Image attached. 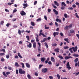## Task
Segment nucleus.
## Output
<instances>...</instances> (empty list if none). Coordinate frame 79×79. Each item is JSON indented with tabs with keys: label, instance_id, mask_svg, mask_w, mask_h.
Returning a JSON list of instances; mask_svg holds the SVG:
<instances>
[{
	"label": "nucleus",
	"instance_id": "1",
	"mask_svg": "<svg viewBox=\"0 0 79 79\" xmlns=\"http://www.w3.org/2000/svg\"><path fill=\"white\" fill-rule=\"evenodd\" d=\"M19 74H25L26 72L24 70H23L21 69H19Z\"/></svg>",
	"mask_w": 79,
	"mask_h": 79
},
{
	"label": "nucleus",
	"instance_id": "2",
	"mask_svg": "<svg viewBox=\"0 0 79 79\" xmlns=\"http://www.w3.org/2000/svg\"><path fill=\"white\" fill-rule=\"evenodd\" d=\"M66 68H68V69H69V70H70V69H71V68L70 66V65H69V62H68L66 64Z\"/></svg>",
	"mask_w": 79,
	"mask_h": 79
},
{
	"label": "nucleus",
	"instance_id": "3",
	"mask_svg": "<svg viewBox=\"0 0 79 79\" xmlns=\"http://www.w3.org/2000/svg\"><path fill=\"white\" fill-rule=\"evenodd\" d=\"M72 48L73 49V52H76L77 51V47L76 46L75 48L73 47Z\"/></svg>",
	"mask_w": 79,
	"mask_h": 79
},
{
	"label": "nucleus",
	"instance_id": "4",
	"mask_svg": "<svg viewBox=\"0 0 79 79\" xmlns=\"http://www.w3.org/2000/svg\"><path fill=\"white\" fill-rule=\"evenodd\" d=\"M48 70L47 69V68H44L42 69V71L43 73H45L47 72Z\"/></svg>",
	"mask_w": 79,
	"mask_h": 79
},
{
	"label": "nucleus",
	"instance_id": "5",
	"mask_svg": "<svg viewBox=\"0 0 79 79\" xmlns=\"http://www.w3.org/2000/svg\"><path fill=\"white\" fill-rule=\"evenodd\" d=\"M20 14L22 16H25L26 15V13L24 12V11L22 10L20 12Z\"/></svg>",
	"mask_w": 79,
	"mask_h": 79
},
{
	"label": "nucleus",
	"instance_id": "6",
	"mask_svg": "<svg viewBox=\"0 0 79 79\" xmlns=\"http://www.w3.org/2000/svg\"><path fill=\"white\" fill-rule=\"evenodd\" d=\"M59 34V33L58 32H54L53 34V35H54V37H56V35H58Z\"/></svg>",
	"mask_w": 79,
	"mask_h": 79
},
{
	"label": "nucleus",
	"instance_id": "7",
	"mask_svg": "<svg viewBox=\"0 0 79 79\" xmlns=\"http://www.w3.org/2000/svg\"><path fill=\"white\" fill-rule=\"evenodd\" d=\"M26 65L27 68H30V67H31V65L29 63H26Z\"/></svg>",
	"mask_w": 79,
	"mask_h": 79
},
{
	"label": "nucleus",
	"instance_id": "8",
	"mask_svg": "<svg viewBox=\"0 0 79 79\" xmlns=\"http://www.w3.org/2000/svg\"><path fill=\"white\" fill-rule=\"evenodd\" d=\"M69 58H72V56H66L65 57V60H68V59H69Z\"/></svg>",
	"mask_w": 79,
	"mask_h": 79
},
{
	"label": "nucleus",
	"instance_id": "9",
	"mask_svg": "<svg viewBox=\"0 0 79 79\" xmlns=\"http://www.w3.org/2000/svg\"><path fill=\"white\" fill-rule=\"evenodd\" d=\"M53 11L54 12V13H55L56 15H58V12L56 11V10L54 9H53Z\"/></svg>",
	"mask_w": 79,
	"mask_h": 79
},
{
	"label": "nucleus",
	"instance_id": "10",
	"mask_svg": "<svg viewBox=\"0 0 79 79\" xmlns=\"http://www.w3.org/2000/svg\"><path fill=\"white\" fill-rule=\"evenodd\" d=\"M61 6H66V4H65V3L64 2H61Z\"/></svg>",
	"mask_w": 79,
	"mask_h": 79
},
{
	"label": "nucleus",
	"instance_id": "11",
	"mask_svg": "<svg viewBox=\"0 0 79 79\" xmlns=\"http://www.w3.org/2000/svg\"><path fill=\"white\" fill-rule=\"evenodd\" d=\"M41 60L42 62H44L45 61V58L41 57Z\"/></svg>",
	"mask_w": 79,
	"mask_h": 79
},
{
	"label": "nucleus",
	"instance_id": "12",
	"mask_svg": "<svg viewBox=\"0 0 79 79\" xmlns=\"http://www.w3.org/2000/svg\"><path fill=\"white\" fill-rule=\"evenodd\" d=\"M60 49L57 48L56 49H54L55 52H56V53H58L60 51H59Z\"/></svg>",
	"mask_w": 79,
	"mask_h": 79
},
{
	"label": "nucleus",
	"instance_id": "13",
	"mask_svg": "<svg viewBox=\"0 0 79 79\" xmlns=\"http://www.w3.org/2000/svg\"><path fill=\"white\" fill-rule=\"evenodd\" d=\"M47 40V39L46 38H44L43 40L41 41V43H43V42H45V41H46Z\"/></svg>",
	"mask_w": 79,
	"mask_h": 79
},
{
	"label": "nucleus",
	"instance_id": "14",
	"mask_svg": "<svg viewBox=\"0 0 79 79\" xmlns=\"http://www.w3.org/2000/svg\"><path fill=\"white\" fill-rule=\"evenodd\" d=\"M54 3L55 5L56 6H59V3H58V2H57L56 1H54Z\"/></svg>",
	"mask_w": 79,
	"mask_h": 79
},
{
	"label": "nucleus",
	"instance_id": "15",
	"mask_svg": "<svg viewBox=\"0 0 79 79\" xmlns=\"http://www.w3.org/2000/svg\"><path fill=\"white\" fill-rule=\"evenodd\" d=\"M27 47H29V48H31L32 47V44L31 43H30L29 44V45H27Z\"/></svg>",
	"mask_w": 79,
	"mask_h": 79
},
{
	"label": "nucleus",
	"instance_id": "16",
	"mask_svg": "<svg viewBox=\"0 0 79 79\" xmlns=\"http://www.w3.org/2000/svg\"><path fill=\"white\" fill-rule=\"evenodd\" d=\"M33 46L34 48H36V43H35V42H34L33 43Z\"/></svg>",
	"mask_w": 79,
	"mask_h": 79
},
{
	"label": "nucleus",
	"instance_id": "17",
	"mask_svg": "<svg viewBox=\"0 0 79 79\" xmlns=\"http://www.w3.org/2000/svg\"><path fill=\"white\" fill-rule=\"evenodd\" d=\"M69 39H68V38H67L64 39V40L66 42H67V43H69Z\"/></svg>",
	"mask_w": 79,
	"mask_h": 79
},
{
	"label": "nucleus",
	"instance_id": "18",
	"mask_svg": "<svg viewBox=\"0 0 79 79\" xmlns=\"http://www.w3.org/2000/svg\"><path fill=\"white\" fill-rule=\"evenodd\" d=\"M40 47H38V50L39 51V53H41V52H40V51H41V49H40Z\"/></svg>",
	"mask_w": 79,
	"mask_h": 79
},
{
	"label": "nucleus",
	"instance_id": "19",
	"mask_svg": "<svg viewBox=\"0 0 79 79\" xmlns=\"http://www.w3.org/2000/svg\"><path fill=\"white\" fill-rule=\"evenodd\" d=\"M15 66H17V67L19 66V65L18 64V62H15Z\"/></svg>",
	"mask_w": 79,
	"mask_h": 79
},
{
	"label": "nucleus",
	"instance_id": "20",
	"mask_svg": "<svg viewBox=\"0 0 79 79\" xmlns=\"http://www.w3.org/2000/svg\"><path fill=\"white\" fill-rule=\"evenodd\" d=\"M51 60L52 61L54 62L55 61V59L53 57H52L51 58Z\"/></svg>",
	"mask_w": 79,
	"mask_h": 79
},
{
	"label": "nucleus",
	"instance_id": "21",
	"mask_svg": "<svg viewBox=\"0 0 79 79\" xmlns=\"http://www.w3.org/2000/svg\"><path fill=\"white\" fill-rule=\"evenodd\" d=\"M23 6L25 7H27V3H23Z\"/></svg>",
	"mask_w": 79,
	"mask_h": 79
},
{
	"label": "nucleus",
	"instance_id": "22",
	"mask_svg": "<svg viewBox=\"0 0 79 79\" xmlns=\"http://www.w3.org/2000/svg\"><path fill=\"white\" fill-rule=\"evenodd\" d=\"M44 45L45 47H46L47 48H48V44H47V43L45 42L44 43Z\"/></svg>",
	"mask_w": 79,
	"mask_h": 79
},
{
	"label": "nucleus",
	"instance_id": "23",
	"mask_svg": "<svg viewBox=\"0 0 79 79\" xmlns=\"http://www.w3.org/2000/svg\"><path fill=\"white\" fill-rule=\"evenodd\" d=\"M31 25L33 26H34L35 25V23L34 22H31Z\"/></svg>",
	"mask_w": 79,
	"mask_h": 79
},
{
	"label": "nucleus",
	"instance_id": "24",
	"mask_svg": "<svg viewBox=\"0 0 79 79\" xmlns=\"http://www.w3.org/2000/svg\"><path fill=\"white\" fill-rule=\"evenodd\" d=\"M72 49H73L72 48H70L69 49V51H70V52L71 53H73V50H72Z\"/></svg>",
	"mask_w": 79,
	"mask_h": 79
},
{
	"label": "nucleus",
	"instance_id": "25",
	"mask_svg": "<svg viewBox=\"0 0 79 79\" xmlns=\"http://www.w3.org/2000/svg\"><path fill=\"white\" fill-rule=\"evenodd\" d=\"M18 56H19V58H23V57L21 56V55H20V53L19 52L18 54Z\"/></svg>",
	"mask_w": 79,
	"mask_h": 79
},
{
	"label": "nucleus",
	"instance_id": "26",
	"mask_svg": "<svg viewBox=\"0 0 79 79\" xmlns=\"http://www.w3.org/2000/svg\"><path fill=\"white\" fill-rule=\"evenodd\" d=\"M52 45L53 47H56L57 45V44L56 43L52 44Z\"/></svg>",
	"mask_w": 79,
	"mask_h": 79
},
{
	"label": "nucleus",
	"instance_id": "27",
	"mask_svg": "<svg viewBox=\"0 0 79 79\" xmlns=\"http://www.w3.org/2000/svg\"><path fill=\"white\" fill-rule=\"evenodd\" d=\"M73 56H75V57H79V55L76 54H73Z\"/></svg>",
	"mask_w": 79,
	"mask_h": 79
},
{
	"label": "nucleus",
	"instance_id": "28",
	"mask_svg": "<svg viewBox=\"0 0 79 79\" xmlns=\"http://www.w3.org/2000/svg\"><path fill=\"white\" fill-rule=\"evenodd\" d=\"M78 60H79L78 59V58H76L75 60H74V62L75 63H77V61H78Z\"/></svg>",
	"mask_w": 79,
	"mask_h": 79
},
{
	"label": "nucleus",
	"instance_id": "29",
	"mask_svg": "<svg viewBox=\"0 0 79 79\" xmlns=\"http://www.w3.org/2000/svg\"><path fill=\"white\" fill-rule=\"evenodd\" d=\"M58 57L59 58H60L61 60H63V57L59 55Z\"/></svg>",
	"mask_w": 79,
	"mask_h": 79
},
{
	"label": "nucleus",
	"instance_id": "30",
	"mask_svg": "<svg viewBox=\"0 0 79 79\" xmlns=\"http://www.w3.org/2000/svg\"><path fill=\"white\" fill-rule=\"evenodd\" d=\"M48 61H49V58H47V60L45 61V62L46 64L48 63Z\"/></svg>",
	"mask_w": 79,
	"mask_h": 79
},
{
	"label": "nucleus",
	"instance_id": "31",
	"mask_svg": "<svg viewBox=\"0 0 79 79\" xmlns=\"http://www.w3.org/2000/svg\"><path fill=\"white\" fill-rule=\"evenodd\" d=\"M44 28L45 29H49V27H47V25H45Z\"/></svg>",
	"mask_w": 79,
	"mask_h": 79
},
{
	"label": "nucleus",
	"instance_id": "32",
	"mask_svg": "<svg viewBox=\"0 0 79 79\" xmlns=\"http://www.w3.org/2000/svg\"><path fill=\"white\" fill-rule=\"evenodd\" d=\"M21 64L22 65V68H25L24 64V63H21Z\"/></svg>",
	"mask_w": 79,
	"mask_h": 79
},
{
	"label": "nucleus",
	"instance_id": "33",
	"mask_svg": "<svg viewBox=\"0 0 79 79\" xmlns=\"http://www.w3.org/2000/svg\"><path fill=\"white\" fill-rule=\"evenodd\" d=\"M18 34L19 35H21V30L19 29L18 30Z\"/></svg>",
	"mask_w": 79,
	"mask_h": 79
},
{
	"label": "nucleus",
	"instance_id": "34",
	"mask_svg": "<svg viewBox=\"0 0 79 79\" xmlns=\"http://www.w3.org/2000/svg\"><path fill=\"white\" fill-rule=\"evenodd\" d=\"M57 77H58V79H60L61 77L60 76L59 74H57L56 75Z\"/></svg>",
	"mask_w": 79,
	"mask_h": 79
},
{
	"label": "nucleus",
	"instance_id": "35",
	"mask_svg": "<svg viewBox=\"0 0 79 79\" xmlns=\"http://www.w3.org/2000/svg\"><path fill=\"white\" fill-rule=\"evenodd\" d=\"M27 77L29 79H31V75L29 74H28L27 75Z\"/></svg>",
	"mask_w": 79,
	"mask_h": 79
},
{
	"label": "nucleus",
	"instance_id": "36",
	"mask_svg": "<svg viewBox=\"0 0 79 79\" xmlns=\"http://www.w3.org/2000/svg\"><path fill=\"white\" fill-rule=\"evenodd\" d=\"M2 74H3V75L5 76V77H7V75H6V74H5V72H4L2 73Z\"/></svg>",
	"mask_w": 79,
	"mask_h": 79
},
{
	"label": "nucleus",
	"instance_id": "37",
	"mask_svg": "<svg viewBox=\"0 0 79 79\" xmlns=\"http://www.w3.org/2000/svg\"><path fill=\"white\" fill-rule=\"evenodd\" d=\"M64 49H68L69 47L68 46H65L64 47Z\"/></svg>",
	"mask_w": 79,
	"mask_h": 79
},
{
	"label": "nucleus",
	"instance_id": "38",
	"mask_svg": "<svg viewBox=\"0 0 79 79\" xmlns=\"http://www.w3.org/2000/svg\"><path fill=\"white\" fill-rule=\"evenodd\" d=\"M26 38L27 39V40H29V36L28 35H27L26 36Z\"/></svg>",
	"mask_w": 79,
	"mask_h": 79
},
{
	"label": "nucleus",
	"instance_id": "39",
	"mask_svg": "<svg viewBox=\"0 0 79 79\" xmlns=\"http://www.w3.org/2000/svg\"><path fill=\"white\" fill-rule=\"evenodd\" d=\"M42 20V19L41 18H39L38 19L36 20V21H40Z\"/></svg>",
	"mask_w": 79,
	"mask_h": 79
},
{
	"label": "nucleus",
	"instance_id": "40",
	"mask_svg": "<svg viewBox=\"0 0 79 79\" xmlns=\"http://www.w3.org/2000/svg\"><path fill=\"white\" fill-rule=\"evenodd\" d=\"M0 51H1V52H5V49H2L0 50Z\"/></svg>",
	"mask_w": 79,
	"mask_h": 79
},
{
	"label": "nucleus",
	"instance_id": "41",
	"mask_svg": "<svg viewBox=\"0 0 79 79\" xmlns=\"http://www.w3.org/2000/svg\"><path fill=\"white\" fill-rule=\"evenodd\" d=\"M77 18H79V17L78 16V15H77V13H76L75 14Z\"/></svg>",
	"mask_w": 79,
	"mask_h": 79
},
{
	"label": "nucleus",
	"instance_id": "42",
	"mask_svg": "<svg viewBox=\"0 0 79 79\" xmlns=\"http://www.w3.org/2000/svg\"><path fill=\"white\" fill-rule=\"evenodd\" d=\"M64 16L65 18H68V15L66 14H64Z\"/></svg>",
	"mask_w": 79,
	"mask_h": 79
},
{
	"label": "nucleus",
	"instance_id": "43",
	"mask_svg": "<svg viewBox=\"0 0 79 79\" xmlns=\"http://www.w3.org/2000/svg\"><path fill=\"white\" fill-rule=\"evenodd\" d=\"M70 34H71V33L72 34H73V33H74V30H73V31L70 30Z\"/></svg>",
	"mask_w": 79,
	"mask_h": 79
},
{
	"label": "nucleus",
	"instance_id": "44",
	"mask_svg": "<svg viewBox=\"0 0 79 79\" xmlns=\"http://www.w3.org/2000/svg\"><path fill=\"white\" fill-rule=\"evenodd\" d=\"M43 64H40L39 66V69H40L41 68V67L42 66H43Z\"/></svg>",
	"mask_w": 79,
	"mask_h": 79
},
{
	"label": "nucleus",
	"instance_id": "45",
	"mask_svg": "<svg viewBox=\"0 0 79 79\" xmlns=\"http://www.w3.org/2000/svg\"><path fill=\"white\" fill-rule=\"evenodd\" d=\"M8 69H9V70H11V69H12V68H11V67L10 66L8 67Z\"/></svg>",
	"mask_w": 79,
	"mask_h": 79
},
{
	"label": "nucleus",
	"instance_id": "46",
	"mask_svg": "<svg viewBox=\"0 0 79 79\" xmlns=\"http://www.w3.org/2000/svg\"><path fill=\"white\" fill-rule=\"evenodd\" d=\"M69 28V26H66L65 27V29L66 30H68Z\"/></svg>",
	"mask_w": 79,
	"mask_h": 79
},
{
	"label": "nucleus",
	"instance_id": "47",
	"mask_svg": "<svg viewBox=\"0 0 79 79\" xmlns=\"http://www.w3.org/2000/svg\"><path fill=\"white\" fill-rule=\"evenodd\" d=\"M10 57V55H6V58H7V59H8Z\"/></svg>",
	"mask_w": 79,
	"mask_h": 79
},
{
	"label": "nucleus",
	"instance_id": "48",
	"mask_svg": "<svg viewBox=\"0 0 79 79\" xmlns=\"http://www.w3.org/2000/svg\"><path fill=\"white\" fill-rule=\"evenodd\" d=\"M5 11H6V12H8V13H9V12H10L9 10H8L7 9H5Z\"/></svg>",
	"mask_w": 79,
	"mask_h": 79
},
{
	"label": "nucleus",
	"instance_id": "49",
	"mask_svg": "<svg viewBox=\"0 0 79 79\" xmlns=\"http://www.w3.org/2000/svg\"><path fill=\"white\" fill-rule=\"evenodd\" d=\"M44 18L45 20L47 21V16H46V15L44 16Z\"/></svg>",
	"mask_w": 79,
	"mask_h": 79
},
{
	"label": "nucleus",
	"instance_id": "50",
	"mask_svg": "<svg viewBox=\"0 0 79 79\" xmlns=\"http://www.w3.org/2000/svg\"><path fill=\"white\" fill-rule=\"evenodd\" d=\"M1 61L2 62L4 61H5V60L3 58H2L1 59Z\"/></svg>",
	"mask_w": 79,
	"mask_h": 79
},
{
	"label": "nucleus",
	"instance_id": "51",
	"mask_svg": "<svg viewBox=\"0 0 79 79\" xmlns=\"http://www.w3.org/2000/svg\"><path fill=\"white\" fill-rule=\"evenodd\" d=\"M35 76H39V75L38 74V73L37 72H35Z\"/></svg>",
	"mask_w": 79,
	"mask_h": 79
},
{
	"label": "nucleus",
	"instance_id": "52",
	"mask_svg": "<svg viewBox=\"0 0 79 79\" xmlns=\"http://www.w3.org/2000/svg\"><path fill=\"white\" fill-rule=\"evenodd\" d=\"M6 74H7V75H8V74H10V72H7L6 73Z\"/></svg>",
	"mask_w": 79,
	"mask_h": 79
},
{
	"label": "nucleus",
	"instance_id": "53",
	"mask_svg": "<svg viewBox=\"0 0 79 79\" xmlns=\"http://www.w3.org/2000/svg\"><path fill=\"white\" fill-rule=\"evenodd\" d=\"M15 58H16V59H18L19 58V57H18V56L16 55L15 56Z\"/></svg>",
	"mask_w": 79,
	"mask_h": 79
},
{
	"label": "nucleus",
	"instance_id": "54",
	"mask_svg": "<svg viewBox=\"0 0 79 79\" xmlns=\"http://www.w3.org/2000/svg\"><path fill=\"white\" fill-rule=\"evenodd\" d=\"M16 11H17V9H14L13 11V13H15V12H16Z\"/></svg>",
	"mask_w": 79,
	"mask_h": 79
},
{
	"label": "nucleus",
	"instance_id": "55",
	"mask_svg": "<svg viewBox=\"0 0 79 79\" xmlns=\"http://www.w3.org/2000/svg\"><path fill=\"white\" fill-rule=\"evenodd\" d=\"M13 3H14L13 2L12 3H10L9 2L7 4L8 5H9L10 6V5H12V4H13Z\"/></svg>",
	"mask_w": 79,
	"mask_h": 79
},
{
	"label": "nucleus",
	"instance_id": "56",
	"mask_svg": "<svg viewBox=\"0 0 79 79\" xmlns=\"http://www.w3.org/2000/svg\"><path fill=\"white\" fill-rule=\"evenodd\" d=\"M36 41L37 42H39V39H38V38L36 37Z\"/></svg>",
	"mask_w": 79,
	"mask_h": 79
},
{
	"label": "nucleus",
	"instance_id": "57",
	"mask_svg": "<svg viewBox=\"0 0 79 79\" xmlns=\"http://www.w3.org/2000/svg\"><path fill=\"white\" fill-rule=\"evenodd\" d=\"M48 13H50L51 12V9H48Z\"/></svg>",
	"mask_w": 79,
	"mask_h": 79
},
{
	"label": "nucleus",
	"instance_id": "58",
	"mask_svg": "<svg viewBox=\"0 0 79 79\" xmlns=\"http://www.w3.org/2000/svg\"><path fill=\"white\" fill-rule=\"evenodd\" d=\"M49 77L50 79H53V77L52 76H49Z\"/></svg>",
	"mask_w": 79,
	"mask_h": 79
},
{
	"label": "nucleus",
	"instance_id": "59",
	"mask_svg": "<svg viewBox=\"0 0 79 79\" xmlns=\"http://www.w3.org/2000/svg\"><path fill=\"white\" fill-rule=\"evenodd\" d=\"M16 74H18L19 73H18V70L16 69Z\"/></svg>",
	"mask_w": 79,
	"mask_h": 79
},
{
	"label": "nucleus",
	"instance_id": "60",
	"mask_svg": "<svg viewBox=\"0 0 79 79\" xmlns=\"http://www.w3.org/2000/svg\"><path fill=\"white\" fill-rule=\"evenodd\" d=\"M37 1H35L34 3V5H35L37 4Z\"/></svg>",
	"mask_w": 79,
	"mask_h": 79
},
{
	"label": "nucleus",
	"instance_id": "61",
	"mask_svg": "<svg viewBox=\"0 0 79 79\" xmlns=\"http://www.w3.org/2000/svg\"><path fill=\"white\" fill-rule=\"evenodd\" d=\"M60 35L62 37H63V33H62V32L60 33Z\"/></svg>",
	"mask_w": 79,
	"mask_h": 79
},
{
	"label": "nucleus",
	"instance_id": "62",
	"mask_svg": "<svg viewBox=\"0 0 79 79\" xmlns=\"http://www.w3.org/2000/svg\"><path fill=\"white\" fill-rule=\"evenodd\" d=\"M3 23H4V21H2L1 22V24L2 25L3 24Z\"/></svg>",
	"mask_w": 79,
	"mask_h": 79
},
{
	"label": "nucleus",
	"instance_id": "63",
	"mask_svg": "<svg viewBox=\"0 0 79 79\" xmlns=\"http://www.w3.org/2000/svg\"><path fill=\"white\" fill-rule=\"evenodd\" d=\"M12 21H16V19H12Z\"/></svg>",
	"mask_w": 79,
	"mask_h": 79
},
{
	"label": "nucleus",
	"instance_id": "64",
	"mask_svg": "<svg viewBox=\"0 0 79 79\" xmlns=\"http://www.w3.org/2000/svg\"><path fill=\"white\" fill-rule=\"evenodd\" d=\"M76 36L78 39H79V35L78 34H76Z\"/></svg>",
	"mask_w": 79,
	"mask_h": 79
}]
</instances>
